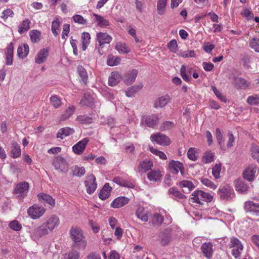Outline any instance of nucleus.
<instances>
[{"label": "nucleus", "instance_id": "nucleus-1", "mask_svg": "<svg viewBox=\"0 0 259 259\" xmlns=\"http://www.w3.org/2000/svg\"><path fill=\"white\" fill-rule=\"evenodd\" d=\"M70 236L72 241V247L78 249H84L87 242L82 230L78 227H72L70 230Z\"/></svg>", "mask_w": 259, "mask_h": 259}, {"label": "nucleus", "instance_id": "nucleus-2", "mask_svg": "<svg viewBox=\"0 0 259 259\" xmlns=\"http://www.w3.org/2000/svg\"><path fill=\"white\" fill-rule=\"evenodd\" d=\"M212 196L208 193L202 190H195L192 194L190 201L192 203L203 204V202H210Z\"/></svg>", "mask_w": 259, "mask_h": 259}, {"label": "nucleus", "instance_id": "nucleus-3", "mask_svg": "<svg viewBox=\"0 0 259 259\" xmlns=\"http://www.w3.org/2000/svg\"><path fill=\"white\" fill-rule=\"evenodd\" d=\"M229 247L230 248H232L231 253L236 258L240 256L243 249V246L241 241L237 238L234 237L230 238Z\"/></svg>", "mask_w": 259, "mask_h": 259}, {"label": "nucleus", "instance_id": "nucleus-4", "mask_svg": "<svg viewBox=\"0 0 259 259\" xmlns=\"http://www.w3.org/2000/svg\"><path fill=\"white\" fill-rule=\"evenodd\" d=\"M97 39L99 42V46L98 52L101 55H102L105 53L102 50L103 45L105 44H109L111 41L112 37L107 33L98 32L97 33Z\"/></svg>", "mask_w": 259, "mask_h": 259}, {"label": "nucleus", "instance_id": "nucleus-5", "mask_svg": "<svg viewBox=\"0 0 259 259\" xmlns=\"http://www.w3.org/2000/svg\"><path fill=\"white\" fill-rule=\"evenodd\" d=\"M29 189L28 183L21 182L15 185L14 189V194L17 195L20 199H23L27 194Z\"/></svg>", "mask_w": 259, "mask_h": 259}, {"label": "nucleus", "instance_id": "nucleus-6", "mask_svg": "<svg viewBox=\"0 0 259 259\" xmlns=\"http://www.w3.org/2000/svg\"><path fill=\"white\" fill-rule=\"evenodd\" d=\"M53 165L59 172H66L68 169V164L66 160L60 156H57L54 159Z\"/></svg>", "mask_w": 259, "mask_h": 259}, {"label": "nucleus", "instance_id": "nucleus-7", "mask_svg": "<svg viewBox=\"0 0 259 259\" xmlns=\"http://www.w3.org/2000/svg\"><path fill=\"white\" fill-rule=\"evenodd\" d=\"M46 209L42 206L33 205L27 209L29 216L32 219H37L41 217L45 212Z\"/></svg>", "mask_w": 259, "mask_h": 259}, {"label": "nucleus", "instance_id": "nucleus-8", "mask_svg": "<svg viewBox=\"0 0 259 259\" xmlns=\"http://www.w3.org/2000/svg\"><path fill=\"white\" fill-rule=\"evenodd\" d=\"M50 233L45 225L42 224L40 226L34 228L31 231V236L33 240H37L47 235Z\"/></svg>", "mask_w": 259, "mask_h": 259}, {"label": "nucleus", "instance_id": "nucleus-9", "mask_svg": "<svg viewBox=\"0 0 259 259\" xmlns=\"http://www.w3.org/2000/svg\"><path fill=\"white\" fill-rule=\"evenodd\" d=\"M150 139L152 142H154L161 146H168L170 144L169 138L166 135L159 133L152 134L150 137Z\"/></svg>", "mask_w": 259, "mask_h": 259}, {"label": "nucleus", "instance_id": "nucleus-10", "mask_svg": "<svg viewBox=\"0 0 259 259\" xmlns=\"http://www.w3.org/2000/svg\"><path fill=\"white\" fill-rule=\"evenodd\" d=\"M258 170V168L255 164H250L244 170L243 177L249 182H251L254 180L255 175Z\"/></svg>", "mask_w": 259, "mask_h": 259}, {"label": "nucleus", "instance_id": "nucleus-11", "mask_svg": "<svg viewBox=\"0 0 259 259\" xmlns=\"http://www.w3.org/2000/svg\"><path fill=\"white\" fill-rule=\"evenodd\" d=\"M142 120L147 126L153 128L158 124L159 119L157 114H152L144 116Z\"/></svg>", "mask_w": 259, "mask_h": 259}, {"label": "nucleus", "instance_id": "nucleus-12", "mask_svg": "<svg viewBox=\"0 0 259 259\" xmlns=\"http://www.w3.org/2000/svg\"><path fill=\"white\" fill-rule=\"evenodd\" d=\"M218 192L222 200H228L234 195L233 189L228 185L220 188Z\"/></svg>", "mask_w": 259, "mask_h": 259}, {"label": "nucleus", "instance_id": "nucleus-13", "mask_svg": "<svg viewBox=\"0 0 259 259\" xmlns=\"http://www.w3.org/2000/svg\"><path fill=\"white\" fill-rule=\"evenodd\" d=\"M244 209L246 212L251 213L256 216H259V203L251 201H246L244 204Z\"/></svg>", "mask_w": 259, "mask_h": 259}, {"label": "nucleus", "instance_id": "nucleus-14", "mask_svg": "<svg viewBox=\"0 0 259 259\" xmlns=\"http://www.w3.org/2000/svg\"><path fill=\"white\" fill-rule=\"evenodd\" d=\"M85 185L88 193L92 194L94 193L97 187L95 177L93 175L88 176L85 182Z\"/></svg>", "mask_w": 259, "mask_h": 259}, {"label": "nucleus", "instance_id": "nucleus-15", "mask_svg": "<svg viewBox=\"0 0 259 259\" xmlns=\"http://www.w3.org/2000/svg\"><path fill=\"white\" fill-rule=\"evenodd\" d=\"M59 219L55 215H52L46 222L43 223L48 230L51 232L59 224Z\"/></svg>", "mask_w": 259, "mask_h": 259}, {"label": "nucleus", "instance_id": "nucleus-16", "mask_svg": "<svg viewBox=\"0 0 259 259\" xmlns=\"http://www.w3.org/2000/svg\"><path fill=\"white\" fill-rule=\"evenodd\" d=\"M89 141V140L87 138H84L79 141L72 147L73 151L78 155L82 154L84 151Z\"/></svg>", "mask_w": 259, "mask_h": 259}, {"label": "nucleus", "instance_id": "nucleus-17", "mask_svg": "<svg viewBox=\"0 0 259 259\" xmlns=\"http://www.w3.org/2000/svg\"><path fill=\"white\" fill-rule=\"evenodd\" d=\"M138 71L137 69H133L125 74L123 80L126 85L132 84L136 80Z\"/></svg>", "mask_w": 259, "mask_h": 259}, {"label": "nucleus", "instance_id": "nucleus-18", "mask_svg": "<svg viewBox=\"0 0 259 259\" xmlns=\"http://www.w3.org/2000/svg\"><path fill=\"white\" fill-rule=\"evenodd\" d=\"M122 79L121 74L117 71L112 72L108 78V85L111 87L115 86Z\"/></svg>", "mask_w": 259, "mask_h": 259}, {"label": "nucleus", "instance_id": "nucleus-19", "mask_svg": "<svg viewBox=\"0 0 259 259\" xmlns=\"http://www.w3.org/2000/svg\"><path fill=\"white\" fill-rule=\"evenodd\" d=\"M48 56L49 49L48 48H43L36 55L35 58V62L37 64L43 63L47 60Z\"/></svg>", "mask_w": 259, "mask_h": 259}, {"label": "nucleus", "instance_id": "nucleus-20", "mask_svg": "<svg viewBox=\"0 0 259 259\" xmlns=\"http://www.w3.org/2000/svg\"><path fill=\"white\" fill-rule=\"evenodd\" d=\"M168 194L170 197L177 200L182 201L186 199V196L175 187L168 189Z\"/></svg>", "mask_w": 259, "mask_h": 259}, {"label": "nucleus", "instance_id": "nucleus-21", "mask_svg": "<svg viewBox=\"0 0 259 259\" xmlns=\"http://www.w3.org/2000/svg\"><path fill=\"white\" fill-rule=\"evenodd\" d=\"M169 167L172 174H176L179 171H180L182 174L183 173V164L180 161L171 160L169 163Z\"/></svg>", "mask_w": 259, "mask_h": 259}, {"label": "nucleus", "instance_id": "nucleus-22", "mask_svg": "<svg viewBox=\"0 0 259 259\" xmlns=\"http://www.w3.org/2000/svg\"><path fill=\"white\" fill-rule=\"evenodd\" d=\"M129 200L128 198L124 196L118 197L112 202L111 206L113 208H120L127 204Z\"/></svg>", "mask_w": 259, "mask_h": 259}, {"label": "nucleus", "instance_id": "nucleus-23", "mask_svg": "<svg viewBox=\"0 0 259 259\" xmlns=\"http://www.w3.org/2000/svg\"><path fill=\"white\" fill-rule=\"evenodd\" d=\"M212 244L210 242L204 243L201 245L202 252L207 258H210L212 255Z\"/></svg>", "mask_w": 259, "mask_h": 259}, {"label": "nucleus", "instance_id": "nucleus-24", "mask_svg": "<svg viewBox=\"0 0 259 259\" xmlns=\"http://www.w3.org/2000/svg\"><path fill=\"white\" fill-rule=\"evenodd\" d=\"M14 45L11 42L7 48L6 52V64L7 65H11L13 61Z\"/></svg>", "mask_w": 259, "mask_h": 259}, {"label": "nucleus", "instance_id": "nucleus-25", "mask_svg": "<svg viewBox=\"0 0 259 259\" xmlns=\"http://www.w3.org/2000/svg\"><path fill=\"white\" fill-rule=\"evenodd\" d=\"M170 98L168 96H161L156 99L154 104V107L155 108H163L170 101Z\"/></svg>", "mask_w": 259, "mask_h": 259}, {"label": "nucleus", "instance_id": "nucleus-26", "mask_svg": "<svg viewBox=\"0 0 259 259\" xmlns=\"http://www.w3.org/2000/svg\"><path fill=\"white\" fill-rule=\"evenodd\" d=\"M142 83H139L128 88L125 92V94L127 97H133L135 95L139 92L143 88Z\"/></svg>", "mask_w": 259, "mask_h": 259}, {"label": "nucleus", "instance_id": "nucleus-27", "mask_svg": "<svg viewBox=\"0 0 259 259\" xmlns=\"http://www.w3.org/2000/svg\"><path fill=\"white\" fill-rule=\"evenodd\" d=\"M29 51L28 45L27 44H24L18 47L17 49V56L20 59H23L27 57Z\"/></svg>", "mask_w": 259, "mask_h": 259}, {"label": "nucleus", "instance_id": "nucleus-28", "mask_svg": "<svg viewBox=\"0 0 259 259\" xmlns=\"http://www.w3.org/2000/svg\"><path fill=\"white\" fill-rule=\"evenodd\" d=\"M250 83L242 77H235L233 84L237 89L245 88L250 85Z\"/></svg>", "mask_w": 259, "mask_h": 259}, {"label": "nucleus", "instance_id": "nucleus-29", "mask_svg": "<svg viewBox=\"0 0 259 259\" xmlns=\"http://www.w3.org/2000/svg\"><path fill=\"white\" fill-rule=\"evenodd\" d=\"M136 215L142 221L146 222L148 220L147 212L145 211L144 207L139 206L136 211Z\"/></svg>", "mask_w": 259, "mask_h": 259}, {"label": "nucleus", "instance_id": "nucleus-30", "mask_svg": "<svg viewBox=\"0 0 259 259\" xmlns=\"http://www.w3.org/2000/svg\"><path fill=\"white\" fill-rule=\"evenodd\" d=\"M74 132V130L69 127L62 128L59 130L57 134V138L63 139L65 137L73 134Z\"/></svg>", "mask_w": 259, "mask_h": 259}, {"label": "nucleus", "instance_id": "nucleus-31", "mask_svg": "<svg viewBox=\"0 0 259 259\" xmlns=\"http://www.w3.org/2000/svg\"><path fill=\"white\" fill-rule=\"evenodd\" d=\"M111 190V187L109 186V184L108 183L105 184L99 194V198L102 200H105L108 198L110 196Z\"/></svg>", "mask_w": 259, "mask_h": 259}, {"label": "nucleus", "instance_id": "nucleus-32", "mask_svg": "<svg viewBox=\"0 0 259 259\" xmlns=\"http://www.w3.org/2000/svg\"><path fill=\"white\" fill-rule=\"evenodd\" d=\"M93 15L95 17L98 26L101 27H107L109 26L110 23L109 21L105 19L103 16L96 14H94Z\"/></svg>", "mask_w": 259, "mask_h": 259}, {"label": "nucleus", "instance_id": "nucleus-33", "mask_svg": "<svg viewBox=\"0 0 259 259\" xmlns=\"http://www.w3.org/2000/svg\"><path fill=\"white\" fill-rule=\"evenodd\" d=\"M235 187L236 190L241 193H245L248 190V186L243 181L238 180L236 181Z\"/></svg>", "mask_w": 259, "mask_h": 259}, {"label": "nucleus", "instance_id": "nucleus-34", "mask_svg": "<svg viewBox=\"0 0 259 259\" xmlns=\"http://www.w3.org/2000/svg\"><path fill=\"white\" fill-rule=\"evenodd\" d=\"M153 166V162L151 160H144L140 163L138 169L139 171L146 172L150 169Z\"/></svg>", "mask_w": 259, "mask_h": 259}, {"label": "nucleus", "instance_id": "nucleus-35", "mask_svg": "<svg viewBox=\"0 0 259 259\" xmlns=\"http://www.w3.org/2000/svg\"><path fill=\"white\" fill-rule=\"evenodd\" d=\"M91 36L88 32H83L81 34L82 50L84 51L90 42Z\"/></svg>", "mask_w": 259, "mask_h": 259}, {"label": "nucleus", "instance_id": "nucleus-36", "mask_svg": "<svg viewBox=\"0 0 259 259\" xmlns=\"http://www.w3.org/2000/svg\"><path fill=\"white\" fill-rule=\"evenodd\" d=\"M162 175L159 170H152L147 174V178L150 181L156 182L159 181Z\"/></svg>", "mask_w": 259, "mask_h": 259}, {"label": "nucleus", "instance_id": "nucleus-37", "mask_svg": "<svg viewBox=\"0 0 259 259\" xmlns=\"http://www.w3.org/2000/svg\"><path fill=\"white\" fill-rule=\"evenodd\" d=\"M161 244L165 246L168 244L171 239V235L168 230H165L160 236Z\"/></svg>", "mask_w": 259, "mask_h": 259}, {"label": "nucleus", "instance_id": "nucleus-38", "mask_svg": "<svg viewBox=\"0 0 259 259\" xmlns=\"http://www.w3.org/2000/svg\"><path fill=\"white\" fill-rule=\"evenodd\" d=\"M11 153L12 156L14 158H18L21 155L20 146L16 142L12 143Z\"/></svg>", "mask_w": 259, "mask_h": 259}, {"label": "nucleus", "instance_id": "nucleus-39", "mask_svg": "<svg viewBox=\"0 0 259 259\" xmlns=\"http://www.w3.org/2000/svg\"><path fill=\"white\" fill-rule=\"evenodd\" d=\"M93 103V98L89 94H84L79 104L81 106H90Z\"/></svg>", "mask_w": 259, "mask_h": 259}, {"label": "nucleus", "instance_id": "nucleus-40", "mask_svg": "<svg viewBox=\"0 0 259 259\" xmlns=\"http://www.w3.org/2000/svg\"><path fill=\"white\" fill-rule=\"evenodd\" d=\"M75 107L73 105L69 106L68 108L65 110L62 115L61 119L62 120H65L68 119L75 112Z\"/></svg>", "mask_w": 259, "mask_h": 259}, {"label": "nucleus", "instance_id": "nucleus-41", "mask_svg": "<svg viewBox=\"0 0 259 259\" xmlns=\"http://www.w3.org/2000/svg\"><path fill=\"white\" fill-rule=\"evenodd\" d=\"M37 196L39 199H42L45 202L49 204L51 206L55 205V200L50 195L44 193H39Z\"/></svg>", "mask_w": 259, "mask_h": 259}, {"label": "nucleus", "instance_id": "nucleus-42", "mask_svg": "<svg viewBox=\"0 0 259 259\" xmlns=\"http://www.w3.org/2000/svg\"><path fill=\"white\" fill-rule=\"evenodd\" d=\"M30 21L28 19L23 21L18 27V32L20 34H22L27 31L30 28Z\"/></svg>", "mask_w": 259, "mask_h": 259}, {"label": "nucleus", "instance_id": "nucleus-43", "mask_svg": "<svg viewBox=\"0 0 259 259\" xmlns=\"http://www.w3.org/2000/svg\"><path fill=\"white\" fill-rule=\"evenodd\" d=\"M80 256L79 252L75 250H71L68 253L63 255V259H78Z\"/></svg>", "mask_w": 259, "mask_h": 259}, {"label": "nucleus", "instance_id": "nucleus-44", "mask_svg": "<svg viewBox=\"0 0 259 259\" xmlns=\"http://www.w3.org/2000/svg\"><path fill=\"white\" fill-rule=\"evenodd\" d=\"M113 181L122 186L127 187L128 188H133L134 185L131 183H128L120 177H115L113 179Z\"/></svg>", "mask_w": 259, "mask_h": 259}, {"label": "nucleus", "instance_id": "nucleus-45", "mask_svg": "<svg viewBox=\"0 0 259 259\" xmlns=\"http://www.w3.org/2000/svg\"><path fill=\"white\" fill-rule=\"evenodd\" d=\"M167 0H158L157 5L158 13L159 15H163L165 12Z\"/></svg>", "mask_w": 259, "mask_h": 259}, {"label": "nucleus", "instance_id": "nucleus-46", "mask_svg": "<svg viewBox=\"0 0 259 259\" xmlns=\"http://www.w3.org/2000/svg\"><path fill=\"white\" fill-rule=\"evenodd\" d=\"M214 153L211 151L205 152L202 157V161L204 163H209L214 160Z\"/></svg>", "mask_w": 259, "mask_h": 259}, {"label": "nucleus", "instance_id": "nucleus-47", "mask_svg": "<svg viewBox=\"0 0 259 259\" xmlns=\"http://www.w3.org/2000/svg\"><path fill=\"white\" fill-rule=\"evenodd\" d=\"M85 172V169L83 167H79L77 165L72 167V175L80 177L84 175Z\"/></svg>", "mask_w": 259, "mask_h": 259}, {"label": "nucleus", "instance_id": "nucleus-48", "mask_svg": "<svg viewBox=\"0 0 259 259\" xmlns=\"http://www.w3.org/2000/svg\"><path fill=\"white\" fill-rule=\"evenodd\" d=\"M60 25V22L57 18L52 22L51 30L55 36H57L59 34Z\"/></svg>", "mask_w": 259, "mask_h": 259}, {"label": "nucleus", "instance_id": "nucleus-49", "mask_svg": "<svg viewBox=\"0 0 259 259\" xmlns=\"http://www.w3.org/2000/svg\"><path fill=\"white\" fill-rule=\"evenodd\" d=\"M120 59L118 57H115L112 55H109L107 60V64L110 66H113L118 65L120 63Z\"/></svg>", "mask_w": 259, "mask_h": 259}, {"label": "nucleus", "instance_id": "nucleus-50", "mask_svg": "<svg viewBox=\"0 0 259 259\" xmlns=\"http://www.w3.org/2000/svg\"><path fill=\"white\" fill-rule=\"evenodd\" d=\"M115 49L121 54L127 53L130 52V49L126 47V45L121 42L117 44Z\"/></svg>", "mask_w": 259, "mask_h": 259}, {"label": "nucleus", "instance_id": "nucleus-51", "mask_svg": "<svg viewBox=\"0 0 259 259\" xmlns=\"http://www.w3.org/2000/svg\"><path fill=\"white\" fill-rule=\"evenodd\" d=\"M249 47L255 52L259 53V38L254 37L249 41Z\"/></svg>", "mask_w": 259, "mask_h": 259}, {"label": "nucleus", "instance_id": "nucleus-52", "mask_svg": "<svg viewBox=\"0 0 259 259\" xmlns=\"http://www.w3.org/2000/svg\"><path fill=\"white\" fill-rule=\"evenodd\" d=\"M222 169L221 164H215L212 168V174L215 179H218L220 178V172Z\"/></svg>", "mask_w": 259, "mask_h": 259}, {"label": "nucleus", "instance_id": "nucleus-53", "mask_svg": "<svg viewBox=\"0 0 259 259\" xmlns=\"http://www.w3.org/2000/svg\"><path fill=\"white\" fill-rule=\"evenodd\" d=\"M77 71H78V73L80 77H81L82 81L84 83H86L87 81L88 75V74H87V72L85 69L81 66H79L77 68Z\"/></svg>", "mask_w": 259, "mask_h": 259}, {"label": "nucleus", "instance_id": "nucleus-54", "mask_svg": "<svg viewBox=\"0 0 259 259\" xmlns=\"http://www.w3.org/2000/svg\"><path fill=\"white\" fill-rule=\"evenodd\" d=\"M29 35L33 42H37L40 40V33L37 30H33L30 31Z\"/></svg>", "mask_w": 259, "mask_h": 259}, {"label": "nucleus", "instance_id": "nucleus-55", "mask_svg": "<svg viewBox=\"0 0 259 259\" xmlns=\"http://www.w3.org/2000/svg\"><path fill=\"white\" fill-rule=\"evenodd\" d=\"M51 105L55 108H58L61 105V101L56 95H53L50 98Z\"/></svg>", "mask_w": 259, "mask_h": 259}, {"label": "nucleus", "instance_id": "nucleus-56", "mask_svg": "<svg viewBox=\"0 0 259 259\" xmlns=\"http://www.w3.org/2000/svg\"><path fill=\"white\" fill-rule=\"evenodd\" d=\"M163 222V217L159 213H155L152 218V223L153 225H160Z\"/></svg>", "mask_w": 259, "mask_h": 259}, {"label": "nucleus", "instance_id": "nucleus-57", "mask_svg": "<svg viewBox=\"0 0 259 259\" xmlns=\"http://www.w3.org/2000/svg\"><path fill=\"white\" fill-rule=\"evenodd\" d=\"M251 152L252 157L256 159L257 161L259 163V146L255 144L252 145Z\"/></svg>", "mask_w": 259, "mask_h": 259}, {"label": "nucleus", "instance_id": "nucleus-58", "mask_svg": "<svg viewBox=\"0 0 259 259\" xmlns=\"http://www.w3.org/2000/svg\"><path fill=\"white\" fill-rule=\"evenodd\" d=\"M149 150L151 153L158 156L161 159L165 160L167 159L166 155L163 152L159 151L157 149L150 147Z\"/></svg>", "mask_w": 259, "mask_h": 259}, {"label": "nucleus", "instance_id": "nucleus-59", "mask_svg": "<svg viewBox=\"0 0 259 259\" xmlns=\"http://www.w3.org/2000/svg\"><path fill=\"white\" fill-rule=\"evenodd\" d=\"M247 102L251 105L259 104V96L254 95L249 96L247 98Z\"/></svg>", "mask_w": 259, "mask_h": 259}, {"label": "nucleus", "instance_id": "nucleus-60", "mask_svg": "<svg viewBox=\"0 0 259 259\" xmlns=\"http://www.w3.org/2000/svg\"><path fill=\"white\" fill-rule=\"evenodd\" d=\"M211 89L218 98L223 102H227V99L226 97L223 95L215 87L212 85Z\"/></svg>", "mask_w": 259, "mask_h": 259}, {"label": "nucleus", "instance_id": "nucleus-61", "mask_svg": "<svg viewBox=\"0 0 259 259\" xmlns=\"http://www.w3.org/2000/svg\"><path fill=\"white\" fill-rule=\"evenodd\" d=\"M73 20L75 23L81 25H87L88 22L80 15H75L73 17Z\"/></svg>", "mask_w": 259, "mask_h": 259}, {"label": "nucleus", "instance_id": "nucleus-62", "mask_svg": "<svg viewBox=\"0 0 259 259\" xmlns=\"http://www.w3.org/2000/svg\"><path fill=\"white\" fill-rule=\"evenodd\" d=\"M180 185L182 187L187 188L189 192L194 188L193 184L189 181L183 180L180 182Z\"/></svg>", "mask_w": 259, "mask_h": 259}, {"label": "nucleus", "instance_id": "nucleus-63", "mask_svg": "<svg viewBox=\"0 0 259 259\" xmlns=\"http://www.w3.org/2000/svg\"><path fill=\"white\" fill-rule=\"evenodd\" d=\"M201 182L205 186L211 189H215L217 186L210 180L207 178H201Z\"/></svg>", "mask_w": 259, "mask_h": 259}, {"label": "nucleus", "instance_id": "nucleus-64", "mask_svg": "<svg viewBox=\"0 0 259 259\" xmlns=\"http://www.w3.org/2000/svg\"><path fill=\"white\" fill-rule=\"evenodd\" d=\"M167 48L172 52L175 53L178 50L177 42L175 39H172L167 44Z\"/></svg>", "mask_w": 259, "mask_h": 259}]
</instances>
